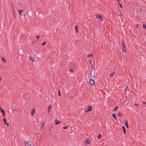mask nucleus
I'll use <instances>...</instances> for the list:
<instances>
[{
	"label": "nucleus",
	"mask_w": 146,
	"mask_h": 146,
	"mask_svg": "<svg viewBox=\"0 0 146 146\" xmlns=\"http://www.w3.org/2000/svg\"><path fill=\"white\" fill-rule=\"evenodd\" d=\"M96 17L101 22H103L104 20V18L102 15L100 14L96 15Z\"/></svg>",
	"instance_id": "1"
},
{
	"label": "nucleus",
	"mask_w": 146,
	"mask_h": 146,
	"mask_svg": "<svg viewBox=\"0 0 146 146\" xmlns=\"http://www.w3.org/2000/svg\"><path fill=\"white\" fill-rule=\"evenodd\" d=\"M95 71L94 69H92L90 73V76H89L90 78H92L95 77Z\"/></svg>",
	"instance_id": "2"
},
{
	"label": "nucleus",
	"mask_w": 146,
	"mask_h": 146,
	"mask_svg": "<svg viewBox=\"0 0 146 146\" xmlns=\"http://www.w3.org/2000/svg\"><path fill=\"white\" fill-rule=\"evenodd\" d=\"M26 146H34L32 143L30 141H26L25 143Z\"/></svg>",
	"instance_id": "3"
},
{
	"label": "nucleus",
	"mask_w": 146,
	"mask_h": 146,
	"mask_svg": "<svg viewBox=\"0 0 146 146\" xmlns=\"http://www.w3.org/2000/svg\"><path fill=\"white\" fill-rule=\"evenodd\" d=\"M92 109V107L90 106H89L88 107V110L86 111V112L87 113L88 111H91Z\"/></svg>",
	"instance_id": "4"
},
{
	"label": "nucleus",
	"mask_w": 146,
	"mask_h": 146,
	"mask_svg": "<svg viewBox=\"0 0 146 146\" xmlns=\"http://www.w3.org/2000/svg\"><path fill=\"white\" fill-rule=\"evenodd\" d=\"M89 82L90 84L94 85V80L90 78Z\"/></svg>",
	"instance_id": "5"
},
{
	"label": "nucleus",
	"mask_w": 146,
	"mask_h": 146,
	"mask_svg": "<svg viewBox=\"0 0 146 146\" xmlns=\"http://www.w3.org/2000/svg\"><path fill=\"white\" fill-rule=\"evenodd\" d=\"M122 52L124 53L126 52V48L125 46L122 47Z\"/></svg>",
	"instance_id": "6"
},
{
	"label": "nucleus",
	"mask_w": 146,
	"mask_h": 146,
	"mask_svg": "<svg viewBox=\"0 0 146 146\" xmlns=\"http://www.w3.org/2000/svg\"><path fill=\"white\" fill-rule=\"evenodd\" d=\"M52 106L51 105H49L48 107V111L49 113L51 110Z\"/></svg>",
	"instance_id": "7"
},
{
	"label": "nucleus",
	"mask_w": 146,
	"mask_h": 146,
	"mask_svg": "<svg viewBox=\"0 0 146 146\" xmlns=\"http://www.w3.org/2000/svg\"><path fill=\"white\" fill-rule=\"evenodd\" d=\"M90 142V141L89 139H88L85 140V143L86 144H89Z\"/></svg>",
	"instance_id": "8"
},
{
	"label": "nucleus",
	"mask_w": 146,
	"mask_h": 146,
	"mask_svg": "<svg viewBox=\"0 0 146 146\" xmlns=\"http://www.w3.org/2000/svg\"><path fill=\"white\" fill-rule=\"evenodd\" d=\"M29 58L30 60L32 62H33L35 60V58L33 57L32 56L30 57Z\"/></svg>",
	"instance_id": "9"
},
{
	"label": "nucleus",
	"mask_w": 146,
	"mask_h": 146,
	"mask_svg": "<svg viewBox=\"0 0 146 146\" xmlns=\"http://www.w3.org/2000/svg\"><path fill=\"white\" fill-rule=\"evenodd\" d=\"M35 112V109H33L31 111V113L32 116H33Z\"/></svg>",
	"instance_id": "10"
},
{
	"label": "nucleus",
	"mask_w": 146,
	"mask_h": 146,
	"mask_svg": "<svg viewBox=\"0 0 146 146\" xmlns=\"http://www.w3.org/2000/svg\"><path fill=\"white\" fill-rule=\"evenodd\" d=\"M142 11L141 9H138V11H137V12L139 14H141V13H142Z\"/></svg>",
	"instance_id": "11"
},
{
	"label": "nucleus",
	"mask_w": 146,
	"mask_h": 146,
	"mask_svg": "<svg viewBox=\"0 0 146 146\" xmlns=\"http://www.w3.org/2000/svg\"><path fill=\"white\" fill-rule=\"evenodd\" d=\"M44 124V123H41V126H40V129H43Z\"/></svg>",
	"instance_id": "12"
},
{
	"label": "nucleus",
	"mask_w": 146,
	"mask_h": 146,
	"mask_svg": "<svg viewBox=\"0 0 146 146\" xmlns=\"http://www.w3.org/2000/svg\"><path fill=\"white\" fill-rule=\"evenodd\" d=\"M125 124L126 127L128 128V122L127 120L125 121Z\"/></svg>",
	"instance_id": "13"
},
{
	"label": "nucleus",
	"mask_w": 146,
	"mask_h": 146,
	"mask_svg": "<svg viewBox=\"0 0 146 146\" xmlns=\"http://www.w3.org/2000/svg\"><path fill=\"white\" fill-rule=\"evenodd\" d=\"M55 125H57V124H58L59 123H60V122L58 120L56 119L55 120Z\"/></svg>",
	"instance_id": "14"
},
{
	"label": "nucleus",
	"mask_w": 146,
	"mask_h": 146,
	"mask_svg": "<svg viewBox=\"0 0 146 146\" xmlns=\"http://www.w3.org/2000/svg\"><path fill=\"white\" fill-rule=\"evenodd\" d=\"M3 121L4 122V124L6 125V124H7V123L6 122V119L5 118H4L3 119Z\"/></svg>",
	"instance_id": "15"
},
{
	"label": "nucleus",
	"mask_w": 146,
	"mask_h": 146,
	"mask_svg": "<svg viewBox=\"0 0 146 146\" xmlns=\"http://www.w3.org/2000/svg\"><path fill=\"white\" fill-rule=\"evenodd\" d=\"M0 111L2 113H5V111H4V110H3L2 109V108H1V107H0Z\"/></svg>",
	"instance_id": "16"
},
{
	"label": "nucleus",
	"mask_w": 146,
	"mask_h": 146,
	"mask_svg": "<svg viewBox=\"0 0 146 146\" xmlns=\"http://www.w3.org/2000/svg\"><path fill=\"white\" fill-rule=\"evenodd\" d=\"M116 114L115 113H113V117L115 119H116Z\"/></svg>",
	"instance_id": "17"
},
{
	"label": "nucleus",
	"mask_w": 146,
	"mask_h": 146,
	"mask_svg": "<svg viewBox=\"0 0 146 146\" xmlns=\"http://www.w3.org/2000/svg\"><path fill=\"white\" fill-rule=\"evenodd\" d=\"M75 30L76 32V33H77L78 32V27L77 26H76L75 27Z\"/></svg>",
	"instance_id": "18"
},
{
	"label": "nucleus",
	"mask_w": 146,
	"mask_h": 146,
	"mask_svg": "<svg viewBox=\"0 0 146 146\" xmlns=\"http://www.w3.org/2000/svg\"><path fill=\"white\" fill-rule=\"evenodd\" d=\"M114 73V72H113V73L110 74V77H112L113 76Z\"/></svg>",
	"instance_id": "19"
},
{
	"label": "nucleus",
	"mask_w": 146,
	"mask_h": 146,
	"mask_svg": "<svg viewBox=\"0 0 146 146\" xmlns=\"http://www.w3.org/2000/svg\"><path fill=\"white\" fill-rule=\"evenodd\" d=\"M101 137H102V135L101 134H100L99 135H98V139H100L101 138Z\"/></svg>",
	"instance_id": "20"
},
{
	"label": "nucleus",
	"mask_w": 146,
	"mask_h": 146,
	"mask_svg": "<svg viewBox=\"0 0 146 146\" xmlns=\"http://www.w3.org/2000/svg\"><path fill=\"white\" fill-rule=\"evenodd\" d=\"M18 11L19 12L20 15H21V13L23 12V11L22 10H20V9Z\"/></svg>",
	"instance_id": "21"
},
{
	"label": "nucleus",
	"mask_w": 146,
	"mask_h": 146,
	"mask_svg": "<svg viewBox=\"0 0 146 146\" xmlns=\"http://www.w3.org/2000/svg\"><path fill=\"white\" fill-rule=\"evenodd\" d=\"M1 60L3 61H4L5 62L6 61L5 60L3 57H1Z\"/></svg>",
	"instance_id": "22"
},
{
	"label": "nucleus",
	"mask_w": 146,
	"mask_h": 146,
	"mask_svg": "<svg viewBox=\"0 0 146 146\" xmlns=\"http://www.w3.org/2000/svg\"><path fill=\"white\" fill-rule=\"evenodd\" d=\"M122 128H123V132H124V133H125L126 132H125V129L124 127V126H123Z\"/></svg>",
	"instance_id": "23"
},
{
	"label": "nucleus",
	"mask_w": 146,
	"mask_h": 146,
	"mask_svg": "<svg viewBox=\"0 0 146 146\" xmlns=\"http://www.w3.org/2000/svg\"><path fill=\"white\" fill-rule=\"evenodd\" d=\"M58 94L59 96H61V94H60V90H58Z\"/></svg>",
	"instance_id": "24"
},
{
	"label": "nucleus",
	"mask_w": 146,
	"mask_h": 146,
	"mask_svg": "<svg viewBox=\"0 0 146 146\" xmlns=\"http://www.w3.org/2000/svg\"><path fill=\"white\" fill-rule=\"evenodd\" d=\"M121 45L122 47L123 46H125L124 44V42L123 41L121 42Z\"/></svg>",
	"instance_id": "25"
},
{
	"label": "nucleus",
	"mask_w": 146,
	"mask_h": 146,
	"mask_svg": "<svg viewBox=\"0 0 146 146\" xmlns=\"http://www.w3.org/2000/svg\"><path fill=\"white\" fill-rule=\"evenodd\" d=\"M118 116H121L122 115L121 113L120 112H119L118 114Z\"/></svg>",
	"instance_id": "26"
},
{
	"label": "nucleus",
	"mask_w": 146,
	"mask_h": 146,
	"mask_svg": "<svg viewBox=\"0 0 146 146\" xmlns=\"http://www.w3.org/2000/svg\"><path fill=\"white\" fill-rule=\"evenodd\" d=\"M12 8H13L12 12H13V13H15V10L14 9L13 7Z\"/></svg>",
	"instance_id": "27"
},
{
	"label": "nucleus",
	"mask_w": 146,
	"mask_h": 146,
	"mask_svg": "<svg viewBox=\"0 0 146 146\" xmlns=\"http://www.w3.org/2000/svg\"><path fill=\"white\" fill-rule=\"evenodd\" d=\"M143 28L146 29V26L144 24L143 25Z\"/></svg>",
	"instance_id": "28"
},
{
	"label": "nucleus",
	"mask_w": 146,
	"mask_h": 146,
	"mask_svg": "<svg viewBox=\"0 0 146 146\" xmlns=\"http://www.w3.org/2000/svg\"><path fill=\"white\" fill-rule=\"evenodd\" d=\"M68 127V126H65V127H64L63 128V129H67Z\"/></svg>",
	"instance_id": "29"
},
{
	"label": "nucleus",
	"mask_w": 146,
	"mask_h": 146,
	"mask_svg": "<svg viewBox=\"0 0 146 146\" xmlns=\"http://www.w3.org/2000/svg\"><path fill=\"white\" fill-rule=\"evenodd\" d=\"M92 56H93V55L92 54H91V55H88V57H90L91 58H92Z\"/></svg>",
	"instance_id": "30"
},
{
	"label": "nucleus",
	"mask_w": 146,
	"mask_h": 146,
	"mask_svg": "<svg viewBox=\"0 0 146 146\" xmlns=\"http://www.w3.org/2000/svg\"><path fill=\"white\" fill-rule=\"evenodd\" d=\"M118 108V107L117 106L116 107L113 109V110H115L116 109H117Z\"/></svg>",
	"instance_id": "31"
},
{
	"label": "nucleus",
	"mask_w": 146,
	"mask_h": 146,
	"mask_svg": "<svg viewBox=\"0 0 146 146\" xmlns=\"http://www.w3.org/2000/svg\"><path fill=\"white\" fill-rule=\"evenodd\" d=\"M46 43V42H43L42 44V45H45Z\"/></svg>",
	"instance_id": "32"
},
{
	"label": "nucleus",
	"mask_w": 146,
	"mask_h": 146,
	"mask_svg": "<svg viewBox=\"0 0 146 146\" xmlns=\"http://www.w3.org/2000/svg\"><path fill=\"white\" fill-rule=\"evenodd\" d=\"M70 71L72 72H73V70L72 69H70Z\"/></svg>",
	"instance_id": "33"
},
{
	"label": "nucleus",
	"mask_w": 146,
	"mask_h": 146,
	"mask_svg": "<svg viewBox=\"0 0 146 146\" xmlns=\"http://www.w3.org/2000/svg\"><path fill=\"white\" fill-rule=\"evenodd\" d=\"M5 115V112L3 113V117H4Z\"/></svg>",
	"instance_id": "34"
},
{
	"label": "nucleus",
	"mask_w": 146,
	"mask_h": 146,
	"mask_svg": "<svg viewBox=\"0 0 146 146\" xmlns=\"http://www.w3.org/2000/svg\"><path fill=\"white\" fill-rule=\"evenodd\" d=\"M13 16L15 18V13H13Z\"/></svg>",
	"instance_id": "35"
},
{
	"label": "nucleus",
	"mask_w": 146,
	"mask_h": 146,
	"mask_svg": "<svg viewBox=\"0 0 146 146\" xmlns=\"http://www.w3.org/2000/svg\"><path fill=\"white\" fill-rule=\"evenodd\" d=\"M36 37L37 38H38L39 37V35H37L36 36Z\"/></svg>",
	"instance_id": "36"
},
{
	"label": "nucleus",
	"mask_w": 146,
	"mask_h": 146,
	"mask_svg": "<svg viewBox=\"0 0 146 146\" xmlns=\"http://www.w3.org/2000/svg\"><path fill=\"white\" fill-rule=\"evenodd\" d=\"M2 80V78L0 77V83L1 82V81Z\"/></svg>",
	"instance_id": "37"
},
{
	"label": "nucleus",
	"mask_w": 146,
	"mask_h": 146,
	"mask_svg": "<svg viewBox=\"0 0 146 146\" xmlns=\"http://www.w3.org/2000/svg\"><path fill=\"white\" fill-rule=\"evenodd\" d=\"M136 27H137V28H138L139 27V25H136Z\"/></svg>",
	"instance_id": "38"
},
{
	"label": "nucleus",
	"mask_w": 146,
	"mask_h": 146,
	"mask_svg": "<svg viewBox=\"0 0 146 146\" xmlns=\"http://www.w3.org/2000/svg\"><path fill=\"white\" fill-rule=\"evenodd\" d=\"M135 105L137 106H139V105L137 104H135Z\"/></svg>",
	"instance_id": "39"
},
{
	"label": "nucleus",
	"mask_w": 146,
	"mask_h": 146,
	"mask_svg": "<svg viewBox=\"0 0 146 146\" xmlns=\"http://www.w3.org/2000/svg\"><path fill=\"white\" fill-rule=\"evenodd\" d=\"M89 62L90 63V64H91V61L90 59H89Z\"/></svg>",
	"instance_id": "40"
},
{
	"label": "nucleus",
	"mask_w": 146,
	"mask_h": 146,
	"mask_svg": "<svg viewBox=\"0 0 146 146\" xmlns=\"http://www.w3.org/2000/svg\"><path fill=\"white\" fill-rule=\"evenodd\" d=\"M119 5L120 6V7L121 8H122V6L121 5V4L119 3Z\"/></svg>",
	"instance_id": "41"
},
{
	"label": "nucleus",
	"mask_w": 146,
	"mask_h": 146,
	"mask_svg": "<svg viewBox=\"0 0 146 146\" xmlns=\"http://www.w3.org/2000/svg\"><path fill=\"white\" fill-rule=\"evenodd\" d=\"M6 125L7 126V127H9V124L7 123V124H6Z\"/></svg>",
	"instance_id": "42"
},
{
	"label": "nucleus",
	"mask_w": 146,
	"mask_h": 146,
	"mask_svg": "<svg viewBox=\"0 0 146 146\" xmlns=\"http://www.w3.org/2000/svg\"><path fill=\"white\" fill-rule=\"evenodd\" d=\"M143 103H144V104H145V102H143Z\"/></svg>",
	"instance_id": "43"
},
{
	"label": "nucleus",
	"mask_w": 146,
	"mask_h": 146,
	"mask_svg": "<svg viewBox=\"0 0 146 146\" xmlns=\"http://www.w3.org/2000/svg\"><path fill=\"white\" fill-rule=\"evenodd\" d=\"M118 1H119V0H118Z\"/></svg>",
	"instance_id": "44"
}]
</instances>
